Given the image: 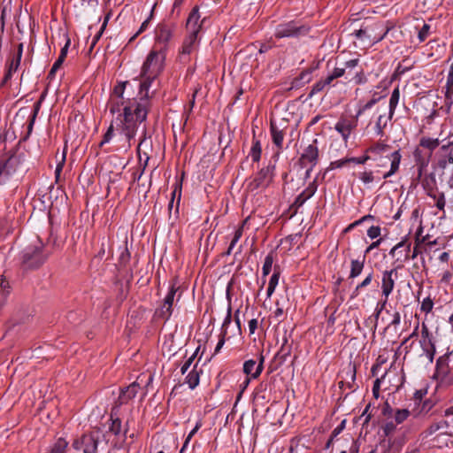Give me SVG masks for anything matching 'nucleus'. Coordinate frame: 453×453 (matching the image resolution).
<instances>
[{"label":"nucleus","mask_w":453,"mask_h":453,"mask_svg":"<svg viewBox=\"0 0 453 453\" xmlns=\"http://www.w3.org/2000/svg\"><path fill=\"white\" fill-rule=\"evenodd\" d=\"M264 356L260 354L259 363L257 365L253 359L245 361L243 364V372L250 375L251 379L258 378L264 369Z\"/></svg>","instance_id":"nucleus-19"},{"label":"nucleus","mask_w":453,"mask_h":453,"mask_svg":"<svg viewBox=\"0 0 453 453\" xmlns=\"http://www.w3.org/2000/svg\"><path fill=\"white\" fill-rule=\"evenodd\" d=\"M173 313V308L162 302L160 306L156 310L155 316L167 321Z\"/></svg>","instance_id":"nucleus-41"},{"label":"nucleus","mask_w":453,"mask_h":453,"mask_svg":"<svg viewBox=\"0 0 453 453\" xmlns=\"http://www.w3.org/2000/svg\"><path fill=\"white\" fill-rule=\"evenodd\" d=\"M326 88V87L325 83L323 82V81L319 80V81L314 83L313 86L311 87V89L308 95V97L311 98L316 94L323 91Z\"/></svg>","instance_id":"nucleus-55"},{"label":"nucleus","mask_w":453,"mask_h":453,"mask_svg":"<svg viewBox=\"0 0 453 453\" xmlns=\"http://www.w3.org/2000/svg\"><path fill=\"white\" fill-rule=\"evenodd\" d=\"M437 106V103H434V107ZM445 110H446V104L444 106H441L440 108H433L432 111L430 114H428L426 117V123L427 124H431L433 123V121L434 120V119L438 116H440V111H442L445 112Z\"/></svg>","instance_id":"nucleus-54"},{"label":"nucleus","mask_w":453,"mask_h":453,"mask_svg":"<svg viewBox=\"0 0 453 453\" xmlns=\"http://www.w3.org/2000/svg\"><path fill=\"white\" fill-rule=\"evenodd\" d=\"M311 73L308 71H303L300 73V75L296 78H295L292 81V87H298L302 84L303 80H306V81H309L310 80Z\"/></svg>","instance_id":"nucleus-58"},{"label":"nucleus","mask_w":453,"mask_h":453,"mask_svg":"<svg viewBox=\"0 0 453 453\" xmlns=\"http://www.w3.org/2000/svg\"><path fill=\"white\" fill-rule=\"evenodd\" d=\"M200 372L197 371V363L194 365L193 369L188 373L185 382L188 385L190 389H195L200 381Z\"/></svg>","instance_id":"nucleus-31"},{"label":"nucleus","mask_w":453,"mask_h":453,"mask_svg":"<svg viewBox=\"0 0 453 453\" xmlns=\"http://www.w3.org/2000/svg\"><path fill=\"white\" fill-rule=\"evenodd\" d=\"M387 159L390 160V168L388 172H385L382 174V179H384V180L390 178L391 176L395 175L399 171L400 164L402 161V154H401L400 150H396L391 152L389 156H387L385 157H380L378 158V160H376L377 161L376 167L378 169L386 167Z\"/></svg>","instance_id":"nucleus-10"},{"label":"nucleus","mask_w":453,"mask_h":453,"mask_svg":"<svg viewBox=\"0 0 453 453\" xmlns=\"http://www.w3.org/2000/svg\"><path fill=\"white\" fill-rule=\"evenodd\" d=\"M351 163L357 165H365L369 160H378L377 157H372L370 153L366 152V149L364 151V154L360 157H350Z\"/></svg>","instance_id":"nucleus-49"},{"label":"nucleus","mask_w":453,"mask_h":453,"mask_svg":"<svg viewBox=\"0 0 453 453\" xmlns=\"http://www.w3.org/2000/svg\"><path fill=\"white\" fill-rule=\"evenodd\" d=\"M10 284L4 278L3 275L0 276V308L4 304L7 296L10 292Z\"/></svg>","instance_id":"nucleus-44"},{"label":"nucleus","mask_w":453,"mask_h":453,"mask_svg":"<svg viewBox=\"0 0 453 453\" xmlns=\"http://www.w3.org/2000/svg\"><path fill=\"white\" fill-rule=\"evenodd\" d=\"M399 99H400V90H399V87H396L392 91L391 96L389 98L388 119H389V120L392 119V118L395 114V109L397 107V104L399 103Z\"/></svg>","instance_id":"nucleus-32"},{"label":"nucleus","mask_w":453,"mask_h":453,"mask_svg":"<svg viewBox=\"0 0 453 453\" xmlns=\"http://www.w3.org/2000/svg\"><path fill=\"white\" fill-rule=\"evenodd\" d=\"M176 292H177V288L175 287V285L174 284L171 285L168 293L166 294V296H165V298L163 300V303H165V304H167L173 308Z\"/></svg>","instance_id":"nucleus-53"},{"label":"nucleus","mask_w":453,"mask_h":453,"mask_svg":"<svg viewBox=\"0 0 453 453\" xmlns=\"http://www.w3.org/2000/svg\"><path fill=\"white\" fill-rule=\"evenodd\" d=\"M390 149V145L383 142H376L366 148V152L370 153L372 157L379 158L382 155L388 152Z\"/></svg>","instance_id":"nucleus-28"},{"label":"nucleus","mask_w":453,"mask_h":453,"mask_svg":"<svg viewBox=\"0 0 453 453\" xmlns=\"http://www.w3.org/2000/svg\"><path fill=\"white\" fill-rule=\"evenodd\" d=\"M68 446V441L65 438H58L53 443L50 453H64Z\"/></svg>","instance_id":"nucleus-46"},{"label":"nucleus","mask_w":453,"mask_h":453,"mask_svg":"<svg viewBox=\"0 0 453 453\" xmlns=\"http://www.w3.org/2000/svg\"><path fill=\"white\" fill-rule=\"evenodd\" d=\"M351 163L350 157H344L339 160L332 161L326 168V173L334 169L342 168L347 164Z\"/></svg>","instance_id":"nucleus-52"},{"label":"nucleus","mask_w":453,"mask_h":453,"mask_svg":"<svg viewBox=\"0 0 453 453\" xmlns=\"http://www.w3.org/2000/svg\"><path fill=\"white\" fill-rule=\"evenodd\" d=\"M436 167L444 173L446 168L453 164V145L449 142L441 145L435 153Z\"/></svg>","instance_id":"nucleus-13"},{"label":"nucleus","mask_w":453,"mask_h":453,"mask_svg":"<svg viewBox=\"0 0 453 453\" xmlns=\"http://www.w3.org/2000/svg\"><path fill=\"white\" fill-rule=\"evenodd\" d=\"M19 65H20V60L16 59L13 57L7 63V70H6V73L2 81L3 85L6 84L12 79V73L18 70Z\"/></svg>","instance_id":"nucleus-33"},{"label":"nucleus","mask_w":453,"mask_h":453,"mask_svg":"<svg viewBox=\"0 0 453 453\" xmlns=\"http://www.w3.org/2000/svg\"><path fill=\"white\" fill-rule=\"evenodd\" d=\"M273 256L272 253H269L265 257L264 265L262 267V279H263V285L265 283V278L266 276L271 273L273 264Z\"/></svg>","instance_id":"nucleus-45"},{"label":"nucleus","mask_w":453,"mask_h":453,"mask_svg":"<svg viewBox=\"0 0 453 453\" xmlns=\"http://www.w3.org/2000/svg\"><path fill=\"white\" fill-rule=\"evenodd\" d=\"M311 27L300 20H290L278 24L273 32L276 39L300 38L307 35Z\"/></svg>","instance_id":"nucleus-5"},{"label":"nucleus","mask_w":453,"mask_h":453,"mask_svg":"<svg viewBox=\"0 0 453 453\" xmlns=\"http://www.w3.org/2000/svg\"><path fill=\"white\" fill-rule=\"evenodd\" d=\"M199 42V35L188 33L186 35L182 46L180 50V53L182 55H189L195 49L196 44Z\"/></svg>","instance_id":"nucleus-27"},{"label":"nucleus","mask_w":453,"mask_h":453,"mask_svg":"<svg viewBox=\"0 0 453 453\" xmlns=\"http://www.w3.org/2000/svg\"><path fill=\"white\" fill-rule=\"evenodd\" d=\"M152 150V142L150 139V136H147V130L146 127H143L142 130V136L139 141L138 146H137V152L139 154L140 159L142 158L141 153L142 152L146 158V163L148 162L150 157L148 150Z\"/></svg>","instance_id":"nucleus-25"},{"label":"nucleus","mask_w":453,"mask_h":453,"mask_svg":"<svg viewBox=\"0 0 453 453\" xmlns=\"http://www.w3.org/2000/svg\"><path fill=\"white\" fill-rule=\"evenodd\" d=\"M432 188H430V190L427 191V195L430 196V197H433L434 199L436 200V203H435V206L440 210V211H442L443 213L445 212V205H446V200H445V196H444V193L443 192H441L437 196L435 195H433L432 194Z\"/></svg>","instance_id":"nucleus-47"},{"label":"nucleus","mask_w":453,"mask_h":453,"mask_svg":"<svg viewBox=\"0 0 453 453\" xmlns=\"http://www.w3.org/2000/svg\"><path fill=\"white\" fill-rule=\"evenodd\" d=\"M444 89H445L444 95H445V102H446L445 113H449L451 104H452L451 97L453 96V79L447 77V81H446Z\"/></svg>","instance_id":"nucleus-37"},{"label":"nucleus","mask_w":453,"mask_h":453,"mask_svg":"<svg viewBox=\"0 0 453 453\" xmlns=\"http://www.w3.org/2000/svg\"><path fill=\"white\" fill-rule=\"evenodd\" d=\"M318 190L317 178L309 183L308 187L303 189L291 204V208L296 211L302 207L307 200L311 198Z\"/></svg>","instance_id":"nucleus-16"},{"label":"nucleus","mask_w":453,"mask_h":453,"mask_svg":"<svg viewBox=\"0 0 453 453\" xmlns=\"http://www.w3.org/2000/svg\"><path fill=\"white\" fill-rule=\"evenodd\" d=\"M116 120H117V117L115 118L114 120L111 121V125L109 126L108 129L106 130L105 134H104L103 140L99 143L100 148H102L105 143H108L112 139L113 135H114V124L116 126L117 130L119 131V133L126 137V139L128 142V146L129 147L131 146V142L133 140H134L135 136L133 139L128 140L127 137L122 133L120 128L118 127Z\"/></svg>","instance_id":"nucleus-30"},{"label":"nucleus","mask_w":453,"mask_h":453,"mask_svg":"<svg viewBox=\"0 0 453 453\" xmlns=\"http://www.w3.org/2000/svg\"><path fill=\"white\" fill-rule=\"evenodd\" d=\"M208 23L209 17L206 15L202 17L199 12V6L196 5L190 11L186 21L187 33L199 35L203 27L207 26Z\"/></svg>","instance_id":"nucleus-9"},{"label":"nucleus","mask_w":453,"mask_h":453,"mask_svg":"<svg viewBox=\"0 0 453 453\" xmlns=\"http://www.w3.org/2000/svg\"><path fill=\"white\" fill-rule=\"evenodd\" d=\"M270 132L273 143L276 147V154L279 155L283 150V141L285 136L284 129L280 128L273 121L270 124Z\"/></svg>","instance_id":"nucleus-22"},{"label":"nucleus","mask_w":453,"mask_h":453,"mask_svg":"<svg viewBox=\"0 0 453 453\" xmlns=\"http://www.w3.org/2000/svg\"><path fill=\"white\" fill-rule=\"evenodd\" d=\"M448 427V423L447 421L445 420H441L439 422H436V423H434L432 424L428 428H427V434H433L434 433L437 432L438 430L440 429H444Z\"/></svg>","instance_id":"nucleus-56"},{"label":"nucleus","mask_w":453,"mask_h":453,"mask_svg":"<svg viewBox=\"0 0 453 453\" xmlns=\"http://www.w3.org/2000/svg\"><path fill=\"white\" fill-rule=\"evenodd\" d=\"M351 80L354 81L355 84H365L367 81V78L365 74L364 69L361 68L358 72H357Z\"/></svg>","instance_id":"nucleus-61"},{"label":"nucleus","mask_w":453,"mask_h":453,"mask_svg":"<svg viewBox=\"0 0 453 453\" xmlns=\"http://www.w3.org/2000/svg\"><path fill=\"white\" fill-rule=\"evenodd\" d=\"M365 326L369 328L372 332V335H375V332L377 329L378 322L377 319H373V316H369L364 322Z\"/></svg>","instance_id":"nucleus-57"},{"label":"nucleus","mask_w":453,"mask_h":453,"mask_svg":"<svg viewBox=\"0 0 453 453\" xmlns=\"http://www.w3.org/2000/svg\"><path fill=\"white\" fill-rule=\"evenodd\" d=\"M373 279V272L371 271L366 277L356 287L353 296H358L360 290L364 288H366L368 285L371 284L372 280Z\"/></svg>","instance_id":"nucleus-50"},{"label":"nucleus","mask_w":453,"mask_h":453,"mask_svg":"<svg viewBox=\"0 0 453 453\" xmlns=\"http://www.w3.org/2000/svg\"><path fill=\"white\" fill-rule=\"evenodd\" d=\"M379 173V169L375 171L371 169H365L364 171L358 172L357 173V177L365 187L370 188L372 184L378 183L382 179V177L380 178V176H378Z\"/></svg>","instance_id":"nucleus-23"},{"label":"nucleus","mask_w":453,"mask_h":453,"mask_svg":"<svg viewBox=\"0 0 453 453\" xmlns=\"http://www.w3.org/2000/svg\"><path fill=\"white\" fill-rule=\"evenodd\" d=\"M358 119L355 116H342L334 125V129L341 134L342 140L347 144L351 133L357 128Z\"/></svg>","instance_id":"nucleus-12"},{"label":"nucleus","mask_w":453,"mask_h":453,"mask_svg":"<svg viewBox=\"0 0 453 453\" xmlns=\"http://www.w3.org/2000/svg\"><path fill=\"white\" fill-rule=\"evenodd\" d=\"M319 158L318 148V140L314 139L312 143L309 144L302 152L298 158V165L301 168L308 165L316 166Z\"/></svg>","instance_id":"nucleus-11"},{"label":"nucleus","mask_w":453,"mask_h":453,"mask_svg":"<svg viewBox=\"0 0 453 453\" xmlns=\"http://www.w3.org/2000/svg\"><path fill=\"white\" fill-rule=\"evenodd\" d=\"M370 407H371L370 403L366 405V407L363 411L362 414L358 418H356L354 419L355 423H357L363 418H364V420H363V423H362L363 426L367 425L369 423V421L371 419V414L368 413V411H369Z\"/></svg>","instance_id":"nucleus-59"},{"label":"nucleus","mask_w":453,"mask_h":453,"mask_svg":"<svg viewBox=\"0 0 453 453\" xmlns=\"http://www.w3.org/2000/svg\"><path fill=\"white\" fill-rule=\"evenodd\" d=\"M139 384L133 382L125 388H122L120 394L114 404H119V410L121 406L127 404L128 401L134 398L138 393Z\"/></svg>","instance_id":"nucleus-21"},{"label":"nucleus","mask_w":453,"mask_h":453,"mask_svg":"<svg viewBox=\"0 0 453 453\" xmlns=\"http://www.w3.org/2000/svg\"><path fill=\"white\" fill-rule=\"evenodd\" d=\"M422 232H423V228L421 226H419L415 234V245L412 249L411 253V243L409 241L410 234L402 237L400 242H401V243L405 245V255L403 258L397 257L396 262L403 263L410 259L414 260L415 258L418 257V256L421 253L420 246L424 243V242L426 240V237H424V236L421 237Z\"/></svg>","instance_id":"nucleus-8"},{"label":"nucleus","mask_w":453,"mask_h":453,"mask_svg":"<svg viewBox=\"0 0 453 453\" xmlns=\"http://www.w3.org/2000/svg\"><path fill=\"white\" fill-rule=\"evenodd\" d=\"M312 439L308 435L297 436L290 441L289 453H299L311 449Z\"/></svg>","instance_id":"nucleus-17"},{"label":"nucleus","mask_w":453,"mask_h":453,"mask_svg":"<svg viewBox=\"0 0 453 453\" xmlns=\"http://www.w3.org/2000/svg\"><path fill=\"white\" fill-rule=\"evenodd\" d=\"M280 271L279 266H274L273 273L270 278L269 284L272 287H277L280 280Z\"/></svg>","instance_id":"nucleus-63"},{"label":"nucleus","mask_w":453,"mask_h":453,"mask_svg":"<svg viewBox=\"0 0 453 453\" xmlns=\"http://www.w3.org/2000/svg\"><path fill=\"white\" fill-rule=\"evenodd\" d=\"M103 433L99 429L93 430L89 434H82L81 437L75 439L72 444V448L83 453H95L98 446L102 443L101 437Z\"/></svg>","instance_id":"nucleus-6"},{"label":"nucleus","mask_w":453,"mask_h":453,"mask_svg":"<svg viewBox=\"0 0 453 453\" xmlns=\"http://www.w3.org/2000/svg\"><path fill=\"white\" fill-rule=\"evenodd\" d=\"M433 307H434V302L433 300L431 299L430 296L425 298L422 303H421V306H420V310L421 311L423 312H426V313H429L432 311L433 310Z\"/></svg>","instance_id":"nucleus-60"},{"label":"nucleus","mask_w":453,"mask_h":453,"mask_svg":"<svg viewBox=\"0 0 453 453\" xmlns=\"http://www.w3.org/2000/svg\"><path fill=\"white\" fill-rule=\"evenodd\" d=\"M177 25L169 20L159 22L154 29L153 48L167 53L174 39Z\"/></svg>","instance_id":"nucleus-4"},{"label":"nucleus","mask_w":453,"mask_h":453,"mask_svg":"<svg viewBox=\"0 0 453 453\" xmlns=\"http://www.w3.org/2000/svg\"><path fill=\"white\" fill-rule=\"evenodd\" d=\"M166 54L152 47L141 70L140 100L133 105H127L124 109V113L117 117V126L128 140L133 139L136 135L140 125L147 119L151 107L150 100L155 95V91L150 93V89L152 83L165 69Z\"/></svg>","instance_id":"nucleus-1"},{"label":"nucleus","mask_w":453,"mask_h":453,"mask_svg":"<svg viewBox=\"0 0 453 453\" xmlns=\"http://www.w3.org/2000/svg\"><path fill=\"white\" fill-rule=\"evenodd\" d=\"M374 106V104L369 100L365 104L359 105L358 110L357 111V113L355 117L358 119L362 114H364L365 111L367 110L372 109Z\"/></svg>","instance_id":"nucleus-62"},{"label":"nucleus","mask_w":453,"mask_h":453,"mask_svg":"<svg viewBox=\"0 0 453 453\" xmlns=\"http://www.w3.org/2000/svg\"><path fill=\"white\" fill-rule=\"evenodd\" d=\"M381 228L380 226H372L367 230V235L371 239H376L380 235Z\"/></svg>","instance_id":"nucleus-64"},{"label":"nucleus","mask_w":453,"mask_h":453,"mask_svg":"<svg viewBox=\"0 0 453 453\" xmlns=\"http://www.w3.org/2000/svg\"><path fill=\"white\" fill-rule=\"evenodd\" d=\"M359 64V58H352L346 62H344L342 67H334L330 73L334 78H341L344 76L346 73L349 75V71L347 73V70H352L356 68Z\"/></svg>","instance_id":"nucleus-26"},{"label":"nucleus","mask_w":453,"mask_h":453,"mask_svg":"<svg viewBox=\"0 0 453 453\" xmlns=\"http://www.w3.org/2000/svg\"><path fill=\"white\" fill-rule=\"evenodd\" d=\"M127 86H130L129 81H119L113 88L108 101L109 111L112 115L118 113V117L123 114L127 105H133L135 102L140 100V97L131 100L129 97L125 96Z\"/></svg>","instance_id":"nucleus-3"},{"label":"nucleus","mask_w":453,"mask_h":453,"mask_svg":"<svg viewBox=\"0 0 453 453\" xmlns=\"http://www.w3.org/2000/svg\"><path fill=\"white\" fill-rule=\"evenodd\" d=\"M411 415L408 409H395L394 414L390 418L398 426L403 424Z\"/></svg>","instance_id":"nucleus-42"},{"label":"nucleus","mask_w":453,"mask_h":453,"mask_svg":"<svg viewBox=\"0 0 453 453\" xmlns=\"http://www.w3.org/2000/svg\"><path fill=\"white\" fill-rule=\"evenodd\" d=\"M262 146L259 140L256 139L255 134L252 139V145L250 151V156L253 162H258L261 158Z\"/></svg>","instance_id":"nucleus-39"},{"label":"nucleus","mask_w":453,"mask_h":453,"mask_svg":"<svg viewBox=\"0 0 453 453\" xmlns=\"http://www.w3.org/2000/svg\"><path fill=\"white\" fill-rule=\"evenodd\" d=\"M232 321V309L229 305L227 308L226 316L223 321L222 326H221V333H220V338L216 345V348L214 349V354H218L220 349H222L223 345L226 342V337L227 334V326L231 324Z\"/></svg>","instance_id":"nucleus-24"},{"label":"nucleus","mask_w":453,"mask_h":453,"mask_svg":"<svg viewBox=\"0 0 453 453\" xmlns=\"http://www.w3.org/2000/svg\"><path fill=\"white\" fill-rule=\"evenodd\" d=\"M346 423V419L342 420L341 423L333 430L331 436L326 444V449H329L331 445L340 442L338 435L345 429Z\"/></svg>","instance_id":"nucleus-36"},{"label":"nucleus","mask_w":453,"mask_h":453,"mask_svg":"<svg viewBox=\"0 0 453 453\" xmlns=\"http://www.w3.org/2000/svg\"><path fill=\"white\" fill-rule=\"evenodd\" d=\"M202 426H203V420H202V418H199L196 421L195 426L191 429V431L187 435L185 441L183 443V446L181 447L179 453H184V451L188 449V444L190 443L192 438L198 433V431L200 430Z\"/></svg>","instance_id":"nucleus-38"},{"label":"nucleus","mask_w":453,"mask_h":453,"mask_svg":"<svg viewBox=\"0 0 453 453\" xmlns=\"http://www.w3.org/2000/svg\"><path fill=\"white\" fill-rule=\"evenodd\" d=\"M388 118H385V115L381 114L378 117L376 124H375V133L379 136H383L384 129L388 124Z\"/></svg>","instance_id":"nucleus-48"},{"label":"nucleus","mask_w":453,"mask_h":453,"mask_svg":"<svg viewBox=\"0 0 453 453\" xmlns=\"http://www.w3.org/2000/svg\"><path fill=\"white\" fill-rule=\"evenodd\" d=\"M449 372V365L439 357L436 361L435 375L441 380H444Z\"/></svg>","instance_id":"nucleus-43"},{"label":"nucleus","mask_w":453,"mask_h":453,"mask_svg":"<svg viewBox=\"0 0 453 453\" xmlns=\"http://www.w3.org/2000/svg\"><path fill=\"white\" fill-rule=\"evenodd\" d=\"M365 259L364 257L362 260L359 259H352L350 262V272L349 278V279H355L358 277L361 273L363 272V269L365 267Z\"/></svg>","instance_id":"nucleus-35"},{"label":"nucleus","mask_w":453,"mask_h":453,"mask_svg":"<svg viewBox=\"0 0 453 453\" xmlns=\"http://www.w3.org/2000/svg\"><path fill=\"white\" fill-rule=\"evenodd\" d=\"M121 418L122 412L121 410H119V404H114L110 414L111 425L109 426V431L114 435H119L122 432L125 435L127 432V428H122Z\"/></svg>","instance_id":"nucleus-14"},{"label":"nucleus","mask_w":453,"mask_h":453,"mask_svg":"<svg viewBox=\"0 0 453 453\" xmlns=\"http://www.w3.org/2000/svg\"><path fill=\"white\" fill-rule=\"evenodd\" d=\"M13 156L0 159V186L6 184L16 169L13 165Z\"/></svg>","instance_id":"nucleus-18"},{"label":"nucleus","mask_w":453,"mask_h":453,"mask_svg":"<svg viewBox=\"0 0 453 453\" xmlns=\"http://www.w3.org/2000/svg\"><path fill=\"white\" fill-rule=\"evenodd\" d=\"M177 193H178V199H177L176 206L174 209V216L176 219L179 217V206H180V197H181V187L178 186L176 184L175 188L172 192V199L168 203V211H169L170 216L172 215V211H173V204H174V197Z\"/></svg>","instance_id":"nucleus-34"},{"label":"nucleus","mask_w":453,"mask_h":453,"mask_svg":"<svg viewBox=\"0 0 453 453\" xmlns=\"http://www.w3.org/2000/svg\"><path fill=\"white\" fill-rule=\"evenodd\" d=\"M431 26L424 23L423 26L418 29V39L419 42H425L430 35Z\"/></svg>","instance_id":"nucleus-51"},{"label":"nucleus","mask_w":453,"mask_h":453,"mask_svg":"<svg viewBox=\"0 0 453 453\" xmlns=\"http://www.w3.org/2000/svg\"><path fill=\"white\" fill-rule=\"evenodd\" d=\"M402 265H398L396 268L391 270H385L381 274V294L386 299L392 294L395 288V279L393 275L396 276L397 269L401 268Z\"/></svg>","instance_id":"nucleus-15"},{"label":"nucleus","mask_w":453,"mask_h":453,"mask_svg":"<svg viewBox=\"0 0 453 453\" xmlns=\"http://www.w3.org/2000/svg\"><path fill=\"white\" fill-rule=\"evenodd\" d=\"M50 252L45 249L41 240L26 247L20 253L21 267L23 270H35L41 267L48 259Z\"/></svg>","instance_id":"nucleus-2"},{"label":"nucleus","mask_w":453,"mask_h":453,"mask_svg":"<svg viewBox=\"0 0 453 453\" xmlns=\"http://www.w3.org/2000/svg\"><path fill=\"white\" fill-rule=\"evenodd\" d=\"M440 145V140L438 138H431L423 136L419 140V146L430 150L433 152L435 149H437Z\"/></svg>","instance_id":"nucleus-40"},{"label":"nucleus","mask_w":453,"mask_h":453,"mask_svg":"<svg viewBox=\"0 0 453 453\" xmlns=\"http://www.w3.org/2000/svg\"><path fill=\"white\" fill-rule=\"evenodd\" d=\"M274 165H268L258 171L254 177L247 180V190L253 192L257 189H265L273 182L274 177Z\"/></svg>","instance_id":"nucleus-7"},{"label":"nucleus","mask_w":453,"mask_h":453,"mask_svg":"<svg viewBox=\"0 0 453 453\" xmlns=\"http://www.w3.org/2000/svg\"><path fill=\"white\" fill-rule=\"evenodd\" d=\"M419 344H420V347H421L424 354L429 360V362L433 363L434 355L436 353V349H435V344H434V339H431V340L420 339Z\"/></svg>","instance_id":"nucleus-29"},{"label":"nucleus","mask_w":453,"mask_h":453,"mask_svg":"<svg viewBox=\"0 0 453 453\" xmlns=\"http://www.w3.org/2000/svg\"><path fill=\"white\" fill-rule=\"evenodd\" d=\"M292 351V344L288 342L287 338L283 339V342L273 357V362L276 364L274 368H272L271 371L277 369L279 366L282 365L290 356Z\"/></svg>","instance_id":"nucleus-20"}]
</instances>
